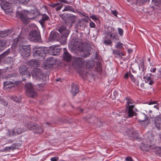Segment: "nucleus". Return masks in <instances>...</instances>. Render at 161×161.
Instances as JSON below:
<instances>
[{"label":"nucleus","instance_id":"1","mask_svg":"<svg viewBox=\"0 0 161 161\" xmlns=\"http://www.w3.org/2000/svg\"><path fill=\"white\" fill-rule=\"evenodd\" d=\"M106 35L103 39V43L107 46H112V42L111 40L108 38L109 37L113 40H119L116 30L112 26L108 27L107 31L105 32Z\"/></svg>","mask_w":161,"mask_h":161},{"label":"nucleus","instance_id":"2","mask_svg":"<svg viewBox=\"0 0 161 161\" xmlns=\"http://www.w3.org/2000/svg\"><path fill=\"white\" fill-rule=\"evenodd\" d=\"M59 16L66 24L70 25L74 23L77 18L76 16L71 14L64 13L60 14Z\"/></svg>","mask_w":161,"mask_h":161},{"label":"nucleus","instance_id":"3","mask_svg":"<svg viewBox=\"0 0 161 161\" xmlns=\"http://www.w3.org/2000/svg\"><path fill=\"white\" fill-rule=\"evenodd\" d=\"M31 75L37 80H44L46 79L47 75L43 73L39 68H34L31 72Z\"/></svg>","mask_w":161,"mask_h":161},{"label":"nucleus","instance_id":"4","mask_svg":"<svg viewBox=\"0 0 161 161\" xmlns=\"http://www.w3.org/2000/svg\"><path fill=\"white\" fill-rule=\"evenodd\" d=\"M25 126L26 127L25 131L26 130H34L37 133H41L43 132L42 127L36 124L28 122L25 124Z\"/></svg>","mask_w":161,"mask_h":161},{"label":"nucleus","instance_id":"5","mask_svg":"<svg viewBox=\"0 0 161 161\" xmlns=\"http://www.w3.org/2000/svg\"><path fill=\"white\" fill-rule=\"evenodd\" d=\"M74 45L75 46L78 50L84 53L82 56L83 57H87L90 54L88 49L86 47L84 46L81 42H75V43Z\"/></svg>","mask_w":161,"mask_h":161},{"label":"nucleus","instance_id":"6","mask_svg":"<svg viewBox=\"0 0 161 161\" xmlns=\"http://www.w3.org/2000/svg\"><path fill=\"white\" fill-rule=\"evenodd\" d=\"M25 88L26 91V95L27 96L33 98L36 97L37 93L34 89L31 83H27L25 85Z\"/></svg>","mask_w":161,"mask_h":161},{"label":"nucleus","instance_id":"7","mask_svg":"<svg viewBox=\"0 0 161 161\" xmlns=\"http://www.w3.org/2000/svg\"><path fill=\"white\" fill-rule=\"evenodd\" d=\"M33 54L34 57L40 61L42 60L46 56L43 48L42 47L37 48L34 51Z\"/></svg>","mask_w":161,"mask_h":161},{"label":"nucleus","instance_id":"8","mask_svg":"<svg viewBox=\"0 0 161 161\" xmlns=\"http://www.w3.org/2000/svg\"><path fill=\"white\" fill-rule=\"evenodd\" d=\"M28 14L27 11L23 10L21 11H17L16 13V15L24 23H27L29 22V19H30L28 16Z\"/></svg>","mask_w":161,"mask_h":161},{"label":"nucleus","instance_id":"9","mask_svg":"<svg viewBox=\"0 0 161 161\" xmlns=\"http://www.w3.org/2000/svg\"><path fill=\"white\" fill-rule=\"evenodd\" d=\"M30 47L29 46L20 45L19 49L21 55L24 57H27L31 54Z\"/></svg>","mask_w":161,"mask_h":161},{"label":"nucleus","instance_id":"10","mask_svg":"<svg viewBox=\"0 0 161 161\" xmlns=\"http://www.w3.org/2000/svg\"><path fill=\"white\" fill-rule=\"evenodd\" d=\"M29 37L31 41L38 42L41 41V36L39 33L37 31H32L30 32Z\"/></svg>","mask_w":161,"mask_h":161},{"label":"nucleus","instance_id":"11","mask_svg":"<svg viewBox=\"0 0 161 161\" xmlns=\"http://www.w3.org/2000/svg\"><path fill=\"white\" fill-rule=\"evenodd\" d=\"M61 51V49L57 45L49 47L48 53L51 55H56L59 53Z\"/></svg>","mask_w":161,"mask_h":161},{"label":"nucleus","instance_id":"12","mask_svg":"<svg viewBox=\"0 0 161 161\" xmlns=\"http://www.w3.org/2000/svg\"><path fill=\"white\" fill-rule=\"evenodd\" d=\"M8 77L12 80L11 81H7L4 82L3 85L5 87L6 86L9 85L10 84H14V85H18V82L15 80V75L14 74H10L8 75Z\"/></svg>","mask_w":161,"mask_h":161},{"label":"nucleus","instance_id":"13","mask_svg":"<svg viewBox=\"0 0 161 161\" xmlns=\"http://www.w3.org/2000/svg\"><path fill=\"white\" fill-rule=\"evenodd\" d=\"M73 63L79 67L82 66L85 63L83 59L80 57H74L73 58Z\"/></svg>","mask_w":161,"mask_h":161},{"label":"nucleus","instance_id":"14","mask_svg":"<svg viewBox=\"0 0 161 161\" xmlns=\"http://www.w3.org/2000/svg\"><path fill=\"white\" fill-rule=\"evenodd\" d=\"M135 107L134 104L130 105V106H127V117H131L135 115L136 114L133 111V109Z\"/></svg>","mask_w":161,"mask_h":161},{"label":"nucleus","instance_id":"15","mask_svg":"<svg viewBox=\"0 0 161 161\" xmlns=\"http://www.w3.org/2000/svg\"><path fill=\"white\" fill-rule=\"evenodd\" d=\"M59 34L56 31L51 32L49 36V39L51 41H58L60 39Z\"/></svg>","mask_w":161,"mask_h":161},{"label":"nucleus","instance_id":"16","mask_svg":"<svg viewBox=\"0 0 161 161\" xmlns=\"http://www.w3.org/2000/svg\"><path fill=\"white\" fill-rule=\"evenodd\" d=\"M0 5L1 8L5 11L10 8L9 3L5 0H0Z\"/></svg>","mask_w":161,"mask_h":161},{"label":"nucleus","instance_id":"17","mask_svg":"<svg viewBox=\"0 0 161 161\" xmlns=\"http://www.w3.org/2000/svg\"><path fill=\"white\" fill-rule=\"evenodd\" d=\"M28 64L31 67H35L39 66L40 62L36 59H33L28 62Z\"/></svg>","mask_w":161,"mask_h":161},{"label":"nucleus","instance_id":"18","mask_svg":"<svg viewBox=\"0 0 161 161\" xmlns=\"http://www.w3.org/2000/svg\"><path fill=\"white\" fill-rule=\"evenodd\" d=\"M79 92V88L77 84L73 83L71 85V92L72 95L75 96Z\"/></svg>","mask_w":161,"mask_h":161},{"label":"nucleus","instance_id":"19","mask_svg":"<svg viewBox=\"0 0 161 161\" xmlns=\"http://www.w3.org/2000/svg\"><path fill=\"white\" fill-rule=\"evenodd\" d=\"M49 19V16L46 14H42V17L39 21V22L40 23L42 26L44 25V23L45 21H48Z\"/></svg>","mask_w":161,"mask_h":161},{"label":"nucleus","instance_id":"20","mask_svg":"<svg viewBox=\"0 0 161 161\" xmlns=\"http://www.w3.org/2000/svg\"><path fill=\"white\" fill-rule=\"evenodd\" d=\"M56 63V59L54 58L49 63H45L44 65V68L47 69H48L49 68H52L53 65L55 64Z\"/></svg>","mask_w":161,"mask_h":161},{"label":"nucleus","instance_id":"21","mask_svg":"<svg viewBox=\"0 0 161 161\" xmlns=\"http://www.w3.org/2000/svg\"><path fill=\"white\" fill-rule=\"evenodd\" d=\"M63 59L67 62L71 61V57L70 55L67 52H64L63 56Z\"/></svg>","mask_w":161,"mask_h":161},{"label":"nucleus","instance_id":"22","mask_svg":"<svg viewBox=\"0 0 161 161\" xmlns=\"http://www.w3.org/2000/svg\"><path fill=\"white\" fill-rule=\"evenodd\" d=\"M49 6L52 8H55L56 11L59 10L63 7V4L59 3H56L53 4H50Z\"/></svg>","mask_w":161,"mask_h":161},{"label":"nucleus","instance_id":"23","mask_svg":"<svg viewBox=\"0 0 161 161\" xmlns=\"http://www.w3.org/2000/svg\"><path fill=\"white\" fill-rule=\"evenodd\" d=\"M27 70L26 67L25 65L21 66L19 69V73L20 75H25Z\"/></svg>","mask_w":161,"mask_h":161},{"label":"nucleus","instance_id":"24","mask_svg":"<svg viewBox=\"0 0 161 161\" xmlns=\"http://www.w3.org/2000/svg\"><path fill=\"white\" fill-rule=\"evenodd\" d=\"M69 33H66L65 34H63L61 38L60 37L59 41L62 44H64L67 40V37L68 36Z\"/></svg>","mask_w":161,"mask_h":161},{"label":"nucleus","instance_id":"25","mask_svg":"<svg viewBox=\"0 0 161 161\" xmlns=\"http://www.w3.org/2000/svg\"><path fill=\"white\" fill-rule=\"evenodd\" d=\"M155 125L158 130L161 129V119L158 118L155 120Z\"/></svg>","mask_w":161,"mask_h":161},{"label":"nucleus","instance_id":"26","mask_svg":"<svg viewBox=\"0 0 161 161\" xmlns=\"http://www.w3.org/2000/svg\"><path fill=\"white\" fill-rule=\"evenodd\" d=\"M138 65L139 69L140 70L141 69L143 75H144L146 69V67L145 66L144 64V62L143 61H141Z\"/></svg>","mask_w":161,"mask_h":161},{"label":"nucleus","instance_id":"27","mask_svg":"<svg viewBox=\"0 0 161 161\" xmlns=\"http://www.w3.org/2000/svg\"><path fill=\"white\" fill-rule=\"evenodd\" d=\"M143 78L145 80L146 83H148L150 85H152L154 83L153 80L149 76H145L143 77Z\"/></svg>","mask_w":161,"mask_h":161},{"label":"nucleus","instance_id":"28","mask_svg":"<svg viewBox=\"0 0 161 161\" xmlns=\"http://www.w3.org/2000/svg\"><path fill=\"white\" fill-rule=\"evenodd\" d=\"M124 100L126 101V104L127 106H130L131 105L134 104L135 103V101L129 97H126L125 98Z\"/></svg>","mask_w":161,"mask_h":161},{"label":"nucleus","instance_id":"29","mask_svg":"<svg viewBox=\"0 0 161 161\" xmlns=\"http://www.w3.org/2000/svg\"><path fill=\"white\" fill-rule=\"evenodd\" d=\"M10 49L9 48L6 51H5L4 53L0 55V63L3 58L8 55V54L10 53Z\"/></svg>","mask_w":161,"mask_h":161},{"label":"nucleus","instance_id":"30","mask_svg":"<svg viewBox=\"0 0 161 161\" xmlns=\"http://www.w3.org/2000/svg\"><path fill=\"white\" fill-rule=\"evenodd\" d=\"M63 12H64L65 11H71L75 13V12L74 11V8L73 7L71 6L66 5L65 6L64 8L62 10Z\"/></svg>","mask_w":161,"mask_h":161},{"label":"nucleus","instance_id":"31","mask_svg":"<svg viewBox=\"0 0 161 161\" xmlns=\"http://www.w3.org/2000/svg\"><path fill=\"white\" fill-rule=\"evenodd\" d=\"M59 32L62 35L65 34L66 33H69L68 31L66 30V28L64 26H62L59 29Z\"/></svg>","mask_w":161,"mask_h":161},{"label":"nucleus","instance_id":"32","mask_svg":"<svg viewBox=\"0 0 161 161\" xmlns=\"http://www.w3.org/2000/svg\"><path fill=\"white\" fill-rule=\"evenodd\" d=\"M86 64V66L87 68L90 69L93 67L94 65V63L92 61H88L87 62H85L84 64Z\"/></svg>","mask_w":161,"mask_h":161},{"label":"nucleus","instance_id":"33","mask_svg":"<svg viewBox=\"0 0 161 161\" xmlns=\"http://www.w3.org/2000/svg\"><path fill=\"white\" fill-rule=\"evenodd\" d=\"M130 77L131 80L134 82L135 85L138 86H139L138 80L134 78L133 75L131 74H130Z\"/></svg>","mask_w":161,"mask_h":161},{"label":"nucleus","instance_id":"34","mask_svg":"<svg viewBox=\"0 0 161 161\" xmlns=\"http://www.w3.org/2000/svg\"><path fill=\"white\" fill-rule=\"evenodd\" d=\"M14 130L15 133V135L21 134L22 132L25 131V129H23L21 128H15L14 129Z\"/></svg>","mask_w":161,"mask_h":161},{"label":"nucleus","instance_id":"35","mask_svg":"<svg viewBox=\"0 0 161 161\" xmlns=\"http://www.w3.org/2000/svg\"><path fill=\"white\" fill-rule=\"evenodd\" d=\"M26 42V41L25 38L23 37H22L20 36H19L18 37L17 39V43L18 44H22L23 43L25 42Z\"/></svg>","mask_w":161,"mask_h":161},{"label":"nucleus","instance_id":"36","mask_svg":"<svg viewBox=\"0 0 161 161\" xmlns=\"http://www.w3.org/2000/svg\"><path fill=\"white\" fill-rule=\"evenodd\" d=\"M9 98L11 100H13L15 102L19 103H20L21 101V99L20 98L17 97L16 96H10L9 97Z\"/></svg>","mask_w":161,"mask_h":161},{"label":"nucleus","instance_id":"37","mask_svg":"<svg viewBox=\"0 0 161 161\" xmlns=\"http://www.w3.org/2000/svg\"><path fill=\"white\" fill-rule=\"evenodd\" d=\"M6 46V42L4 41L0 40V52L3 50Z\"/></svg>","mask_w":161,"mask_h":161},{"label":"nucleus","instance_id":"38","mask_svg":"<svg viewBox=\"0 0 161 161\" xmlns=\"http://www.w3.org/2000/svg\"><path fill=\"white\" fill-rule=\"evenodd\" d=\"M8 31L6 30L5 31H0V36L1 37H4L8 34Z\"/></svg>","mask_w":161,"mask_h":161},{"label":"nucleus","instance_id":"39","mask_svg":"<svg viewBox=\"0 0 161 161\" xmlns=\"http://www.w3.org/2000/svg\"><path fill=\"white\" fill-rule=\"evenodd\" d=\"M10 149V152L11 150L14 151V149H16L18 147L17 143H14L12 146L8 147Z\"/></svg>","mask_w":161,"mask_h":161},{"label":"nucleus","instance_id":"40","mask_svg":"<svg viewBox=\"0 0 161 161\" xmlns=\"http://www.w3.org/2000/svg\"><path fill=\"white\" fill-rule=\"evenodd\" d=\"M150 146L148 147L146 145L144 144L142 145L141 147V149L143 151H146L148 152L149 151V148Z\"/></svg>","mask_w":161,"mask_h":161},{"label":"nucleus","instance_id":"41","mask_svg":"<svg viewBox=\"0 0 161 161\" xmlns=\"http://www.w3.org/2000/svg\"><path fill=\"white\" fill-rule=\"evenodd\" d=\"M130 136L134 138H137L138 137V134L136 132L133 131H130Z\"/></svg>","mask_w":161,"mask_h":161},{"label":"nucleus","instance_id":"42","mask_svg":"<svg viewBox=\"0 0 161 161\" xmlns=\"http://www.w3.org/2000/svg\"><path fill=\"white\" fill-rule=\"evenodd\" d=\"M123 45V44L121 43L120 42H118L115 45V47L118 49H122L124 48Z\"/></svg>","mask_w":161,"mask_h":161},{"label":"nucleus","instance_id":"43","mask_svg":"<svg viewBox=\"0 0 161 161\" xmlns=\"http://www.w3.org/2000/svg\"><path fill=\"white\" fill-rule=\"evenodd\" d=\"M15 133L14 130H8L7 133V134L9 136H11L12 135H15Z\"/></svg>","mask_w":161,"mask_h":161},{"label":"nucleus","instance_id":"44","mask_svg":"<svg viewBox=\"0 0 161 161\" xmlns=\"http://www.w3.org/2000/svg\"><path fill=\"white\" fill-rule=\"evenodd\" d=\"M90 17L94 21H98L99 20L98 17L95 14H93L90 16Z\"/></svg>","mask_w":161,"mask_h":161},{"label":"nucleus","instance_id":"45","mask_svg":"<svg viewBox=\"0 0 161 161\" xmlns=\"http://www.w3.org/2000/svg\"><path fill=\"white\" fill-rule=\"evenodd\" d=\"M13 58L10 57H8L6 58L5 61L6 63L10 64L13 62Z\"/></svg>","mask_w":161,"mask_h":161},{"label":"nucleus","instance_id":"46","mask_svg":"<svg viewBox=\"0 0 161 161\" xmlns=\"http://www.w3.org/2000/svg\"><path fill=\"white\" fill-rule=\"evenodd\" d=\"M113 53L115 54L116 55H119V56H122V53L120 52L118 50H113Z\"/></svg>","mask_w":161,"mask_h":161},{"label":"nucleus","instance_id":"47","mask_svg":"<svg viewBox=\"0 0 161 161\" xmlns=\"http://www.w3.org/2000/svg\"><path fill=\"white\" fill-rule=\"evenodd\" d=\"M89 20L90 22L89 24L90 27L91 28H94L95 27L96 25L91 19L89 18Z\"/></svg>","mask_w":161,"mask_h":161},{"label":"nucleus","instance_id":"48","mask_svg":"<svg viewBox=\"0 0 161 161\" xmlns=\"http://www.w3.org/2000/svg\"><path fill=\"white\" fill-rule=\"evenodd\" d=\"M20 3L23 4H26L29 1V0H18Z\"/></svg>","mask_w":161,"mask_h":161},{"label":"nucleus","instance_id":"49","mask_svg":"<svg viewBox=\"0 0 161 161\" xmlns=\"http://www.w3.org/2000/svg\"><path fill=\"white\" fill-rule=\"evenodd\" d=\"M77 13L79 14L80 16L82 17H85L86 18H87V19H89V17L88 16L84 14H83L80 11H78Z\"/></svg>","mask_w":161,"mask_h":161},{"label":"nucleus","instance_id":"50","mask_svg":"<svg viewBox=\"0 0 161 161\" xmlns=\"http://www.w3.org/2000/svg\"><path fill=\"white\" fill-rule=\"evenodd\" d=\"M149 1L150 0H138L137 2L141 4H142L147 2H149Z\"/></svg>","mask_w":161,"mask_h":161},{"label":"nucleus","instance_id":"51","mask_svg":"<svg viewBox=\"0 0 161 161\" xmlns=\"http://www.w3.org/2000/svg\"><path fill=\"white\" fill-rule=\"evenodd\" d=\"M2 151L3 152H10V149H9V147H6L3 148V149L2 150Z\"/></svg>","mask_w":161,"mask_h":161},{"label":"nucleus","instance_id":"52","mask_svg":"<svg viewBox=\"0 0 161 161\" xmlns=\"http://www.w3.org/2000/svg\"><path fill=\"white\" fill-rule=\"evenodd\" d=\"M82 20L81 19H80L78 21V26L80 27H81L82 26H83L84 25L82 23Z\"/></svg>","mask_w":161,"mask_h":161},{"label":"nucleus","instance_id":"53","mask_svg":"<svg viewBox=\"0 0 161 161\" xmlns=\"http://www.w3.org/2000/svg\"><path fill=\"white\" fill-rule=\"evenodd\" d=\"M118 32L120 36H122L123 35V31L121 29L119 28H118Z\"/></svg>","mask_w":161,"mask_h":161},{"label":"nucleus","instance_id":"54","mask_svg":"<svg viewBox=\"0 0 161 161\" xmlns=\"http://www.w3.org/2000/svg\"><path fill=\"white\" fill-rule=\"evenodd\" d=\"M59 159L58 157L55 156L53 157H52L51 158V161H57Z\"/></svg>","mask_w":161,"mask_h":161},{"label":"nucleus","instance_id":"55","mask_svg":"<svg viewBox=\"0 0 161 161\" xmlns=\"http://www.w3.org/2000/svg\"><path fill=\"white\" fill-rule=\"evenodd\" d=\"M152 2H154L155 4H159L161 3V0H152Z\"/></svg>","mask_w":161,"mask_h":161},{"label":"nucleus","instance_id":"56","mask_svg":"<svg viewBox=\"0 0 161 161\" xmlns=\"http://www.w3.org/2000/svg\"><path fill=\"white\" fill-rule=\"evenodd\" d=\"M54 59V58L53 57L48 58H47V62L46 63H49V62H50Z\"/></svg>","mask_w":161,"mask_h":161},{"label":"nucleus","instance_id":"57","mask_svg":"<svg viewBox=\"0 0 161 161\" xmlns=\"http://www.w3.org/2000/svg\"><path fill=\"white\" fill-rule=\"evenodd\" d=\"M130 74H131L130 72L126 73L124 76V78L125 79H128L129 76H130Z\"/></svg>","mask_w":161,"mask_h":161},{"label":"nucleus","instance_id":"58","mask_svg":"<svg viewBox=\"0 0 161 161\" xmlns=\"http://www.w3.org/2000/svg\"><path fill=\"white\" fill-rule=\"evenodd\" d=\"M126 161H133V160L132 158L130 156H128L125 158Z\"/></svg>","mask_w":161,"mask_h":161},{"label":"nucleus","instance_id":"59","mask_svg":"<svg viewBox=\"0 0 161 161\" xmlns=\"http://www.w3.org/2000/svg\"><path fill=\"white\" fill-rule=\"evenodd\" d=\"M112 14L114 16H117V14H118V13L115 10H111Z\"/></svg>","mask_w":161,"mask_h":161},{"label":"nucleus","instance_id":"60","mask_svg":"<svg viewBox=\"0 0 161 161\" xmlns=\"http://www.w3.org/2000/svg\"><path fill=\"white\" fill-rule=\"evenodd\" d=\"M59 1L65 3L69 4V2L66 0H58Z\"/></svg>","mask_w":161,"mask_h":161},{"label":"nucleus","instance_id":"61","mask_svg":"<svg viewBox=\"0 0 161 161\" xmlns=\"http://www.w3.org/2000/svg\"><path fill=\"white\" fill-rule=\"evenodd\" d=\"M88 19H87V18H82L81 19V20L82 21H84V22L87 23L88 22Z\"/></svg>","mask_w":161,"mask_h":161},{"label":"nucleus","instance_id":"62","mask_svg":"<svg viewBox=\"0 0 161 161\" xmlns=\"http://www.w3.org/2000/svg\"><path fill=\"white\" fill-rule=\"evenodd\" d=\"M143 115V116L144 117V119H143L142 120H139V122H140V121L143 122L144 121L146 120V118H147V116H146V115L144 114Z\"/></svg>","mask_w":161,"mask_h":161},{"label":"nucleus","instance_id":"63","mask_svg":"<svg viewBox=\"0 0 161 161\" xmlns=\"http://www.w3.org/2000/svg\"><path fill=\"white\" fill-rule=\"evenodd\" d=\"M156 103V101H152V102H150L148 103L149 105H151L152 104H155Z\"/></svg>","mask_w":161,"mask_h":161},{"label":"nucleus","instance_id":"64","mask_svg":"<svg viewBox=\"0 0 161 161\" xmlns=\"http://www.w3.org/2000/svg\"><path fill=\"white\" fill-rule=\"evenodd\" d=\"M133 50L131 48L129 49L128 50V52L129 53H131L133 52Z\"/></svg>","mask_w":161,"mask_h":161}]
</instances>
